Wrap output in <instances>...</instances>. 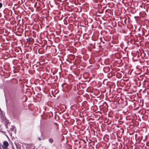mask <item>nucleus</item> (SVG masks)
Masks as SVG:
<instances>
[{
	"instance_id": "obj_7",
	"label": "nucleus",
	"mask_w": 149,
	"mask_h": 149,
	"mask_svg": "<svg viewBox=\"0 0 149 149\" xmlns=\"http://www.w3.org/2000/svg\"><path fill=\"white\" fill-rule=\"evenodd\" d=\"M26 40L27 42H29L30 41V39L29 38H28L26 39Z\"/></svg>"
},
{
	"instance_id": "obj_4",
	"label": "nucleus",
	"mask_w": 149,
	"mask_h": 149,
	"mask_svg": "<svg viewBox=\"0 0 149 149\" xmlns=\"http://www.w3.org/2000/svg\"><path fill=\"white\" fill-rule=\"evenodd\" d=\"M54 124L55 125V129L56 130H57L58 129V124L56 123H54Z\"/></svg>"
},
{
	"instance_id": "obj_12",
	"label": "nucleus",
	"mask_w": 149,
	"mask_h": 149,
	"mask_svg": "<svg viewBox=\"0 0 149 149\" xmlns=\"http://www.w3.org/2000/svg\"><path fill=\"white\" fill-rule=\"evenodd\" d=\"M13 149H15L14 148H13Z\"/></svg>"
},
{
	"instance_id": "obj_10",
	"label": "nucleus",
	"mask_w": 149,
	"mask_h": 149,
	"mask_svg": "<svg viewBox=\"0 0 149 149\" xmlns=\"http://www.w3.org/2000/svg\"><path fill=\"white\" fill-rule=\"evenodd\" d=\"M38 140L39 141H40L41 140V138H40L39 137V138H38Z\"/></svg>"
},
{
	"instance_id": "obj_11",
	"label": "nucleus",
	"mask_w": 149,
	"mask_h": 149,
	"mask_svg": "<svg viewBox=\"0 0 149 149\" xmlns=\"http://www.w3.org/2000/svg\"><path fill=\"white\" fill-rule=\"evenodd\" d=\"M2 4L1 3V8L2 7Z\"/></svg>"
},
{
	"instance_id": "obj_9",
	"label": "nucleus",
	"mask_w": 149,
	"mask_h": 149,
	"mask_svg": "<svg viewBox=\"0 0 149 149\" xmlns=\"http://www.w3.org/2000/svg\"><path fill=\"white\" fill-rule=\"evenodd\" d=\"M2 149H10L8 148H8H5L4 147V148H2Z\"/></svg>"
},
{
	"instance_id": "obj_5",
	"label": "nucleus",
	"mask_w": 149,
	"mask_h": 149,
	"mask_svg": "<svg viewBox=\"0 0 149 149\" xmlns=\"http://www.w3.org/2000/svg\"><path fill=\"white\" fill-rule=\"evenodd\" d=\"M3 47L2 45H1V48H0V49H1H1L2 50H3L4 49L3 48H1V47ZM6 54V52H5V53H3V52H1V54L4 55V54Z\"/></svg>"
},
{
	"instance_id": "obj_8",
	"label": "nucleus",
	"mask_w": 149,
	"mask_h": 149,
	"mask_svg": "<svg viewBox=\"0 0 149 149\" xmlns=\"http://www.w3.org/2000/svg\"><path fill=\"white\" fill-rule=\"evenodd\" d=\"M1 22L2 23H4V19H1Z\"/></svg>"
},
{
	"instance_id": "obj_2",
	"label": "nucleus",
	"mask_w": 149,
	"mask_h": 149,
	"mask_svg": "<svg viewBox=\"0 0 149 149\" xmlns=\"http://www.w3.org/2000/svg\"><path fill=\"white\" fill-rule=\"evenodd\" d=\"M9 143L8 141H4L3 143V144L1 145V146L2 147V148H4V147L5 148H8L9 146Z\"/></svg>"
},
{
	"instance_id": "obj_6",
	"label": "nucleus",
	"mask_w": 149,
	"mask_h": 149,
	"mask_svg": "<svg viewBox=\"0 0 149 149\" xmlns=\"http://www.w3.org/2000/svg\"><path fill=\"white\" fill-rule=\"evenodd\" d=\"M49 141L51 143H52L54 141L53 139L51 138H49Z\"/></svg>"
},
{
	"instance_id": "obj_1",
	"label": "nucleus",
	"mask_w": 149,
	"mask_h": 149,
	"mask_svg": "<svg viewBox=\"0 0 149 149\" xmlns=\"http://www.w3.org/2000/svg\"><path fill=\"white\" fill-rule=\"evenodd\" d=\"M1 117L2 120V122L5 124V127L6 128H8V125L9 123V121L6 119L4 114H3L2 111L1 109Z\"/></svg>"
},
{
	"instance_id": "obj_3",
	"label": "nucleus",
	"mask_w": 149,
	"mask_h": 149,
	"mask_svg": "<svg viewBox=\"0 0 149 149\" xmlns=\"http://www.w3.org/2000/svg\"><path fill=\"white\" fill-rule=\"evenodd\" d=\"M11 130L15 134L16 132V129L15 126H12V128H10Z\"/></svg>"
},
{
	"instance_id": "obj_13",
	"label": "nucleus",
	"mask_w": 149,
	"mask_h": 149,
	"mask_svg": "<svg viewBox=\"0 0 149 149\" xmlns=\"http://www.w3.org/2000/svg\"><path fill=\"white\" fill-rule=\"evenodd\" d=\"M1 29H0V30H1Z\"/></svg>"
}]
</instances>
